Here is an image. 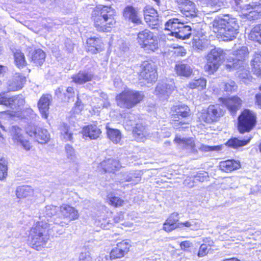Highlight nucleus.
Returning <instances> with one entry per match:
<instances>
[{"instance_id": "obj_28", "label": "nucleus", "mask_w": 261, "mask_h": 261, "mask_svg": "<svg viewBox=\"0 0 261 261\" xmlns=\"http://www.w3.org/2000/svg\"><path fill=\"white\" fill-rule=\"evenodd\" d=\"M93 74L88 71H81L72 76V81L77 84H83L94 79Z\"/></svg>"}, {"instance_id": "obj_57", "label": "nucleus", "mask_w": 261, "mask_h": 261, "mask_svg": "<svg viewBox=\"0 0 261 261\" xmlns=\"http://www.w3.org/2000/svg\"><path fill=\"white\" fill-rule=\"evenodd\" d=\"M208 177V174L205 172H198L196 175L195 176V178L197 180H198L200 182H203L204 180H206Z\"/></svg>"}, {"instance_id": "obj_10", "label": "nucleus", "mask_w": 261, "mask_h": 261, "mask_svg": "<svg viewBox=\"0 0 261 261\" xmlns=\"http://www.w3.org/2000/svg\"><path fill=\"white\" fill-rule=\"evenodd\" d=\"M260 3L252 2L243 6H241V15L249 20H254L261 16Z\"/></svg>"}, {"instance_id": "obj_54", "label": "nucleus", "mask_w": 261, "mask_h": 261, "mask_svg": "<svg viewBox=\"0 0 261 261\" xmlns=\"http://www.w3.org/2000/svg\"><path fill=\"white\" fill-rule=\"evenodd\" d=\"M124 201L117 197H112L109 198V203L115 207L122 206Z\"/></svg>"}, {"instance_id": "obj_59", "label": "nucleus", "mask_w": 261, "mask_h": 261, "mask_svg": "<svg viewBox=\"0 0 261 261\" xmlns=\"http://www.w3.org/2000/svg\"><path fill=\"white\" fill-rule=\"evenodd\" d=\"M79 261H91V257L89 252H82L79 256Z\"/></svg>"}, {"instance_id": "obj_12", "label": "nucleus", "mask_w": 261, "mask_h": 261, "mask_svg": "<svg viewBox=\"0 0 261 261\" xmlns=\"http://www.w3.org/2000/svg\"><path fill=\"white\" fill-rule=\"evenodd\" d=\"M26 132L31 137L41 144L46 143L50 138V134L47 129L35 125L28 126L26 128Z\"/></svg>"}, {"instance_id": "obj_36", "label": "nucleus", "mask_w": 261, "mask_h": 261, "mask_svg": "<svg viewBox=\"0 0 261 261\" xmlns=\"http://www.w3.org/2000/svg\"><path fill=\"white\" fill-rule=\"evenodd\" d=\"M185 22L178 18H172L169 20L165 24V29L171 31V33L174 36V32H177Z\"/></svg>"}, {"instance_id": "obj_4", "label": "nucleus", "mask_w": 261, "mask_h": 261, "mask_svg": "<svg viewBox=\"0 0 261 261\" xmlns=\"http://www.w3.org/2000/svg\"><path fill=\"white\" fill-rule=\"evenodd\" d=\"M144 95L142 92L125 90L116 96L117 105L123 108L130 109L140 102Z\"/></svg>"}, {"instance_id": "obj_29", "label": "nucleus", "mask_w": 261, "mask_h": 261, "mask_svg": "<svg viewBox=\"0 0 261 261\" xmlns=\"http://www.w3.org/2000/svg\"><path fill=\"white\" fill-rule=\"evenodd\" d=\"M123 16L126 19H128L133 23L136 24L141 23L137 10L132 6H127L124 9Z\"/></svg>"}, {"instance_id": "obj_64", "label": "nucleus", "mask_w": 261, "mask_h": 261, "mask_svg": "<svg viewBox=\"0 0 261 261\" xmlns=\"http://www.w3.org/2000/svg\"><path fill=\"white\" fill-rule=\"evenodd\" d=\"M175 53L177 54V56H185L186 52L185 50L183 48H178Z\"/></svg>"}, {"instance_id": "obj_49", "label": "nucleus", "mask_w": 261, "mask_h": 261, "mask_svg": "<svg viewBox=\"0 0 261 261\" xmlns=\"http://www.w3.org/2000/svg\"><path fill=\"white\" fill-rule=\"evenodd\" d=\"M7 175V162L4 158H0V179H3L5 178Z\"/></svg>"}, {"instance_id": "obj_32", "label": "nucleus", "mask_w": 261, "mask_h": 261, "mask_svg": "<svg viewBox=\"0 0 261 261\" xmlns=\"http://www.w3.org/2000/svg\"><path fill=\"white\" fill-rule=\"evenodd\" d=\"M174 141L181 148H185L193 151L195 150V143L192 138H181L176 136L174 139Z\"/></svg>"}, {"instance_id": "obj_39", "label": "nucleus", "mask_w": 261, "mask_h": 261, "mask_svg": "<svg viewBox=\"0 0 261 261\" xmlns=\"http://www.w3.org/2000/svg\"><path fill=\"white\" fill-rule=\"evenodd\" d=\"M175 70L178 75L184 77H189L192 73V69L190 65L182 63L176 65Z\"/></svg>"}, {"instance_id": "obj_40", "label": "nucleus", "mask_w": 261, "mask_h": 261, "mask_svg": "<svg viewBox=\"0 0 261 261\" xmlns=\"http://www.w3.org/2000/svg\"><path fill=\"white\" fill-rule=\"evenodd\" d=\"M45 54L41 49L35 50L31 55V60L36 66H41L45 61Z\"/></svg>"}, {"instance_id": "obj_20", "label": "nucleus", "mask_w": 261, "mask_h": 261, "mask_svg": "<svg viewBox=\"0 0 261 261\" xmlns=\"http://www.w3.org/2000/svg\"><path fill=\"white\" fill-rule=\"evenodd\" d=\"M26 82L25 76L19 73H16L12 80L8 83V90L10 91H18L22 88Z\"/></svg>"}, {"instance_id": "obj_13", "label": "nucleus", "mask_w": 261, "mask_h": 261, "mask_svg": "<svg viewBox=\"0 0 261 261\" xmlns=\"http://www.w3.org/2000/svg\"><path fill=\"white\" fill-rule=\"evenodd\" d=\"M224 115V112L219 105H210L201 114L200 119L205 122L217 121Z\"/></svg>"}, {"instance_id": "obj_60", "label": "nucleus", "mask_w": 261, "mask_h": 261, "mask_svg": "<svg viewBox=\"0 0 261 261\" xmlns=\"http://www.w3.org/2000/svg\"><path fill=\"white\" fill-rule=\"evenodd\" d=\"M123 220V214L122 212H120L117 214V215L114 218V221L115 223L121 222Z\"/></svg>"}, {"instance_id": "obj_38", "label": "nucleus", "mask_w": 261, "mask_h": 261, "mask_svg": "<svg viewBox=\"0 0 261 261\" xmlns=\"http://www.w3.org/2000/svg\"><path fill=\"white\" fill-rule=\"evenodd\" d=\"M220 169L224 172H230L236 170L240 167L239 161L234 160H227L220 163Z\"/></svg>"}, {"instance_id": "obj_43", "label": "nucleus", "mask_w": 261, "mask_h": 261, "mask_svg": "<svg viewBox=\"0 0 261 261\" xmlns=\"http://www.w3.org/2000/svg\"><path fill=\"white\" fill-rule=\"evenodd\" d=\"M250 40L261 44V24L254 26L249 34Z\"/></svg>"}, {"instance_id": "obj_58", "label": "nucleus", "mask_w": 261, "mask_h": 261, "mask_svg": "<svg viewBox=\"0 0 261 261\" xmlns=\"http://www.w3.org/2000/svg\"><path fill=\"white\" fill-rule=\"evenodd\" d=\"M208 253V248L206 245L202 244L199 249L198 255L199 257H203Z\"/></svg>"}, {"instance_id": "obj_9", "label": "nucleus", "mask_w": 261, "mask_h": 261, "mask_svg": "<svg viewBox=\"0 0 261 261\" xmlns=\"http://www.w3.org/2000/svg\"><path fill=\"white\" fill-rule=\"evenodd\" d=\"M256 118L249 110H244L238 118V129L240 133L250 131L254 126Z\"/></svg>"}, {"instance_id": "obj_18", "label": "nucleus", "mask_w": 261, "mask_h": 261, "mask_svg": "<svg viewBox=\"0 0 261 261\" xmlns=\"http://www.w3.org/2000/svg\"><path fill=\"white\" fill-rule=\"evenodd\" d=\"M175 85L173 82L167 84L159 83L155 88L154 94L161 100H166L174 90Z\"/></svg>"}, {"instance_id": "obj_26", "label": "nucleus", "mask_w": 261, "mask_h": 261, "mask_svg": "<svg viewBox=\"0 0 261 261\" xmlns=\"http://www.w3.org/2000/svg\"><path fill=\"white\" fill-rule=\"evenodd\" d=\"M87 50L91 54H97L103 49V43L99 38L95 37L89 38L87 40Z\"/></svg>"}, {"instance_id": "obj_35", "label": "nucleus", "mask_w": 261, "mask_h": 261, "mask_svg": "<svg viewBox=\"0 0 261 261\" xmlns=\"http://www.w3.org/2000/svg\"><path fill=\"white\" fill-rule=\"evenodd\" d=\"M25 103L24 97L18 95L10 98H7L6 106L12 109H17L19 107L23 106Z\"/></svg>"}, {"instance_id": "obj_25", "label": "nucleus", "mask_w": 261, "mask_h": 261, "mask_svg": "<svg viewBox=\"0 0 261 261\" xmlns=\"http://www.w3.org/2000/svg\"><path fill=\"white\" fill-rule=\"evenodd\" d=\"M52 99L49 94L43 95L38 102V107L42 116L47 119L48 115L49 107Z\"/></svg>"}, {"instance_id": "obj_24", "label": "nucleus", "mask_w": 261, "mask_h": 261, "mask_svg": "<svg viewBox=\"0 0 261 261\" xmlns=\"http://www.w3.org/2000/svg\"><path fill=\"white\" fill-rule=\"evenodd\" d=\"M231 69L237 70L238 76L240 79L242 80L243 82L245 84H248V82L251 81L252 77L250 74L248 67L246 64L239 65L238 64L234 63L232 64V67L231 70Z\"/></svg>"}, {"instance_id": "obj_15", "label": "nucleus", "mask_w": 261, "mask_h": 261, "mask_svg": "<svg viewBox=\"0 0 261 261\" xmlns=\"http://www.w3.org/2000/svg\"><path fill=\"white\" fill-rule=\"evenodd\" d=\"M60 207L53 205H48L41 210L39 215V222H42L43 224H50L54 222V218H56L59 213Z\"/></svg>"}, {"instance_id": "obj_34", "label": "nucleus", "mask_w": 261, "mask_h": 261, "mask_svg": "<svg viewBox=\"0 0 261 261\" xmlns=\"http://www.w3.org/2000/svg\"><path fill=\"white\" fill-rule=\"evenodd\" d=\"M106 128L108 138L114 144L119 143L121 141L122 136L119 129L113 128L107 124Z\"/></svg>"}, {"instance_id": "obj_45", "label": "nucleus", "mask_w": 261, "mask_h": 261, "mask_svg": "<svg viewBox=\"0 0 261 261\" xmlns=\"http://www.w3.org/2000/svg\"><path fill=\"white\" fill-rule=\"evenodd\" d=\"M206 80L204 78H200L190 82L188 87L192 89L196 88L198 90H202L206 87Z\"/></svg>"}, {"instance_id": "obj_52", "label": "nucleus", "mask_w": 261, "mask_h": 261, "mask_svg": "<svg viewBox=\"0 0 261 261\" xmlns=\"http://www.w3.org/2000/svg\"><path fill=\"white\" fill-rule=\"evenodd\" d=\"M125 253L120 249L116 246L111 252L110 257L111 258H117L123 257Z\"/></svg>"}, {"instance_id": "obj_47", "label": "nucleus", "mask_w": 261, "mask_h": 261, "mask_svg": "<svg viewBox=\"0 0 261 261\" xmlns=\"http://www.w3.org/2000/svg\"><path fill=\"white\" fill-rule=\"evenodd\" d=\"M249 140L250 139L241 140L237 138H233L228 140L226 144L229 147L237 148L246 145L249 142Z\"/></svg>"}, {"instance_id": "obj_21", "label": "nucleus", "mask_w": 261, "mask_h": 261, "mask_svg": "<svg viewBox=\"0 0 261 261\" xmlns=\"http://www.w3.org/2000/svg\"><path fill=\"white\" fill-rule=\"evenodd\" d=\"M220 100L226 107L230 113L234 115L241 108L242 100L237 96H233L228 98H220Z\"/></svg>"}, {"instance_id": "obj_30", "label": "nucleus", "mask_w": 261, "mask_h": 261, "mask_svg": "<svg viewBox=\"0 0 261 261\" xmlns=\"http://www.w3.org/2000/svg\"><path fill=\"white\" fill-rule=\"evenodd\" d=\"M100 97L101 99L99 98H94L91 105L94 109L93 110V114H96L98 112V109L101 107L108 108L110 106V103L107 101L108 96L105 93H101Z\"/></svg>"}, {"instance_id": "obj_1", "label": "nucleus", "mask_w": 261, "mask_h": 261, "mask_svg": "<svg viewBox=\"0 0 261 261\" xmlns=\"http://www.w3.org/2000/svg\"><path fill=\"white\" fill-rule=\"evenodd\" d=\"M211 24L213 32L223 41L232 40L239 33V26L237 19L229 15L216 17Z\"/></svg>"}, {"instance_id": "obj_22", "label": "nucleus", "mask_w": 261, "mask_h": 261, "mask_svg": "<svg viewBox=\"0 0 261 261\" xmlns=\"http://www.w3.org/2000/svg\"><path fill=\"white\" fill-rule=\"evenodd\" d=\"M144 19L150 26L154 27L159 24V16L157 11L150 6H147L144 10Z\"/></svg>"}, {"instance_id": "obj_41", "label": "nucleus", "mask_w": 261, "mask_h": 261, "mask_svg": "<svg viewBox=\"0 0 261 261\" xmlns=\"http://www.w3.org/2000/svg\"><path fill=\"white\" fill-rule=\"evenodd\" d=\"M191 34V28L189 25L184 24L178 30L177 32H174V36L182 40L188 39Z\"/></svg>"}, {"instance_id": "obj_3", "label": "nucleus", "mask_w": 261, "mask_h": 261, "mask_svg": "<svg viewBox=\"0 0 261 261\" xmlns=\"http://www.w3.org/2000/svg\"><path fill=\"white\" fill-rule=\"evenodd\" d=\"M50 224L37 222L31 228L29 236V243L33 249L40 251L46 246L49 239V230L52 229Z\"/></svg>"}, {"instance_id": "obj_44", "label": "nucleus", "mask_w": 261, "mask_h": 261, "mask_svg": "<svg viewBox=\"0 0 261 261\" xmlns=\"http://www.w3.org/2000/svg\"><path fill=\"white\" fill-rule=\"evenodd\" d=\"M14 57L15 64L19 68H23L26 66L27 62L24 55L21 51L16 50L14 53Z\"/></svg>"}, {"instance_id": "obj_53", "label": "nucleus", "mask_w": 261, "mask_h": 261, "mask_svg": "<svg viewBox=\"0 0 261 261\" xmlns=\"http://www.w3.org/2000/svg\"><path fill=\"white\" fill-rule=\"evenodd\" d=\"M117 246L120 249V250L125 254L128 251L130 245L129 241H123L118 243L117 244Z\"/></svg>"}, {"instance_id": "obj_37", "label": "nucleus", "mask_w": 261, "mask_h": 261, "mask_svg": "<svg viewBox=\"0 0 261 261\" xmlns=\"http://www.w3.org/2000/svg\"><path fill=\"white\" fill-rule=\"evenodd\" d=\"M124 178L122 179V182H130L133 185L138 184L141 178V173L140 171H133L130 172H127L124 174Z\"/></svg>"}, {"instance_id": "obj_33", "label": "nucleus", "mask_w": 261, "mask_h": 261, "mask_svg": "<svg viewBox=\"0 0 261 261\" xmlns=\"http://www.w3.org/2000/svg\"><path fill=\"white\" fill-rule=\"evenodd\" d=\"M251 66L253 73L261 77V50L255 53L251 60Z\"/></svg>"}, {"instance_id": "obj_23", "label": "nucleus", "mask_w": 261, "mask_h": 261, "mask_svg": "<svg viewBox=\"0 0 261 261\" xmlns=\"http://www.w3.org/2000/svg\"><path fill=\"white\" fill-rule=\"evenodd\" d=\"M125 125L128 126V129L133 128L134 126L136 125V126L133 128V133L134 137L137 141H142L145 136L146 133L145 132V128L141 124H136L134 121L127 119L125 120Z\"/></svg>"}, {"instance_id": "obj_27", "label": "nucleus", "mask_w": 261, "mask_h": 261, "mask_svg": "<svg viewBox=\"0 0 261 261\" xmlns=\"http://www.w3.org/2000/svg\"><path fill=\"white\" fill-rule=\"evenodd\" d=\"M100 166L105 172L114 173L118 170L122 166L119 161L113 158H108L103 160Z\"/></svg>"}, {"instance_id": "obj_7", "label": "nucleus", "mask_w": 261, "mask_h": 261, "mask_svg": "<svg viewBox=\"0 0 261 261\" xmlns=\"http://www.w3.org/2000/svg\"><path fill=\"white\" fill-rule=\"evenodd\" d=\"M225 53L220 48L212 49L206 56V64L204 67V70L209 74H213L223 63Z\"/></svg>"}, {"instance_id": "obj_56", "label": "nucleus", "mask_w": 261, "mask_h": 261, "mask_svg": "<svg viewBox=\"0 0 261 261\" xmlns=\"http://www.w3.org/2000/svg\"><path fill=\"white\" fill-rule=\"evenodd\" d=\"M191 228L192 230H198L201 227V221L197 219H191Z\"/></svg>"}, {"instance_id": "obj_48", "label": "nucleus", "mask_w": 261, "mask_h": 261, "mask_svg": "<svg viewBox=\"0 0 261 261\" xmlns=\"http://www.w3.org/2000/svg\"><path fill=\"white\" fill-rule=\"evenodd\" d=\"M61 136L64 141H72V133L69 131V127L66 125H63L61 130Z\"/></svg>"}, {"instance_id": "obj_2", "label": "nucleus", "mask_w": 261, "mask_h": 261, "mask_svg": "<svg viewBox=\"0 0 261 261\" xmlns=\"http://www.w3.org/2000/svg\"><path fill=\"white\" fill-rule=\"evenodd\" d=\"M116 11L110 6L99 5L93 11L92 18L98 31L110 32L116 23Z\"/></svg>"}, {"instance_id": "obj_51", "label": "nucleus", "mask_w": 261, "mask_h": 261, "mask_svg": "<svg viewBox=\"0 0 261 261\" xmlns=\"http://www.w3.org/2000/svg\"><path fill=\"white\" fill-rule=\"evenodd\" d=\"M65 98L64 101L67 102H70L73 101L74 97V92L73 88L68 87L66 89V93L64 94Z\"/></svg>"}, {"instance_id": "obj_55", "label": "nucleus", "mask_w": 261, "mask_h": 261, "mask_svg": "<svg viewBox=\"0 0 261 261\" xmlns=\"http://www.w3.org/2000/svg\"><path fill=\"white\" fill-rule=\"evenodd\" d=\"M237 86L234 82L230 81L224 85V90L226 92H233L237 90Z\"/></svg>"}, {"instance_id": "obj_50", "label": "nucleus", "mask_w": 261, "mask_h": 261, "mask_svg": "<svg viewBox=\"0 0 261 261\" xmlns=\"http://www.w3.org/2000/svg\"><path fill=\"white\" fill-rule=\"evenodd\" d=\"M197 147L199 148V149L202 151L208 152L213 151H219L221 150L222 146H208L204 144H201L199 146H198Z\"/></svg>"}, {"instance_id": "obj_5", "label": "nucleus", "mask_w": 261, "mask_h": 261, "mask_svg": "<svg viewBox=\"0 0 261 261\" xmlns=\"http://www.w3.org/2000/svg\"><path fill=\"white\" fill-rule=\"evenodd\" d=\"M173 114L171 121L173 127L175 129L186 128L189 124L187 118L191 115L189 108L185 105L174 106L171 108Z\"/></svg>"}, {"instance_id": "obj_11", "label": "nucleus", "mask_w": 261, "mask_h": 261, "mask_svg": "<svg viewBox=\"0 0 261 261\" xmlns=\"http://www.w3.org/2000/svg\"><path fill=\"white\" fill-rule=\"evenodd\" d=\"M139 76L148 84L154 83L158 77L155 65L148 61L144 62L141 65Z\"/></svg>"}, {"instance_id": "obj_6", "label": "nucleus", "mask_w": 261, "mask_h": 261, "mask_svg": "<svg viewBox=\"0 0 261 261\" xmlns=\"http://www.w3.org/2000/svg\"><path fill=\"white\" fill-rule=\"evenodd\" d=\"M137 40L140 47L146 53H153L158 48L157 37L148 30L140 32Z\"/></svg>"}, {"instance_id": "obj_14", "label": "nucleus", "mask_w": 261, "mask_h": 261, "mask_svg": "<svg viewBox=\"0 0 261 261\" xmlns=\"http://www.w3.org/2000/svg\"><path fill=\"white\" fill-rule=\"evenodd\" d=\"M178 214H171L163 224V229L166 232H170L177 228L184 227L191 228L190 220L185 222H178Z\"/></svg>"}, {"instance_id": "obj_62", "label": "nucleus", "mask_w": 261, "mask_h": 261, "mask_svg": "<svg viewBox=\"0 0 261 261\" xmlns=\"http://www.w3.org/2000/svg\"><path fill=\"white\" fill-rule=\"evenodd\" d=\"M255 103L261 108V93H258L255 95Z\"/></svg>"}, {"instance_id": "obj_16", "label": "nucleus", "mask_w": 261, "mask_h": 261, "mask_svg": "<svg viewBox=\"0 0 261 261\" xmlns=\"http://www.w3.org/2000/svg\"><path fill=\"white\" fill-rule=\"evenodd\" d=\"M248 54L249 51L246 46H242L233 51L230 57V59L232 60V62H230V63L226 65L227 69L230 70L232 67V64L234 63L238 64L239 65L245 64V61L248 58Z\"/></svg>"}, {"instance_id": "obj_46", "label": "nucleus", "mask_w": 261, "mask_h": 261, "mask_svg": "<svg viewBox=\"0 0 261 261\" xmlns=\"http://www.w3.org/2000/svg\"><path fill=\"white\" fill-rule=\"evenodd\" d=\"M65 149L67 159L71 162H76L77 160V155L73 147L69 144H67L65 146Z\"/></svg>"}, {"instance_id": "obj_19", "label": "nucleus", "mask_w": 261, "mask_h": 261, "mask_svg": "<svg viewBox=\"0 0 261 261\" xmlns=\"http://www.w3.org/2000/svg\"><path fill=\"white\" fill-rule=\"evenodd\" d=\"M11 135L14 143L17 145L22 146L26 150L31 148L30 143L24 139L22 130L16 126H13L11 129Z\"/></svg>"}, {"instance_id": "obj_42", "label": "nucleus", "mask_w": 261, "mask_h": 261, "mask_svg": "<svg viewBox=\"0 0 261 261\" xmlns=\"http://www.w3.org/2000/svg\"><path fill=\"white\" fill-rule=\"evenodd\" d=\"M33 194V189L29 186H21L17 188L16 195L18 198H24Z\"/></svg>"}, {"instance_id": "obj_61", "label": "nucleus", "mask_w": 261, "mask_h": 261, "mask_svg": "<svg viewBox=\"0 0 261 261\" xmlns=\"http://www.w3.org/2000/svg\"><path fill=\"white\" fill-rule=\"evenodd\" d=\"M191 245V243L190 241H186L182 242L180 243V247L182 249L186 250V249L189 248Z\"/></svg>"}, {"instance_id": "obj_8", "label": "nucleus", "mask_w": 261, "mask_h": 261, "mask_svg": "<svg viewBox=\"0 0 261 261\" xmlns=\"http://www.w3.org/2000/svg\"><path fill=\"white\" fill-rule=\"evenodd\" d=\"M79 218V211L74 207L64 204L60 207L59 213L54 222L62 226L68 225L72 221L76 220Z\"/></svg>"}, {"instance_id": "obj_31", "label": "nucleus", "mask_w": 261, "mask_h": 261, "mask_svg": "<svg viewBox=\"0 0 261 261\" xmlns=\"http://www.w3.org/2000/svg\"><path fill=\"white\" fill-rule=\"evenodd\" d=\"M84 136L88 137L91 140L97 139L101 133L100 129L95 125H89L83 128Z\"/></svg>"}, {"instance_id": "obj_17", "label": "nucleus", "mask_w": 261, "mask_h": 261, "mask_svg": "<svg viewBox=\"0 0 261 261\" xmlns=\"http://www.w3.org/2000/svg\"><path fill=\"white\" fill-rule=\"evenodd\" d=\"M179 8L182 14L188 19L197 16L198 11L194 2L190 0H179Z\"/></svg>"}, {"instance_id": "obj_63", "label": "nucleus", "mask_w": 261, "mask_h": 261, "mask_svg": "<svg viewBox=\"0 0 261 261\" xmlns=\"http://www.w3.org/2000/svg\"><path fill=\"white\" fill-rule=\"evenodd\" d=\"M195 46L198 49L200 50H203L205 48V45L203 44V42L202 40H199L195 43Z\"/></svg>"}]
</instances>
